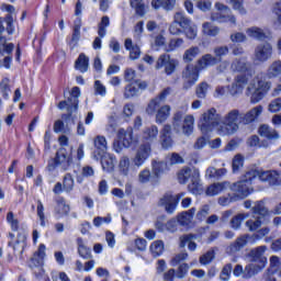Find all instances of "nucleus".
<instances>
[{"instance_id": "f257e3e1", "label": "nucleus", "mask_w": 281, "mask_h": 281, "mask_svg": "<svg viewBox=\"0 0 281 281\" xmlns=\"http://www.w3.org/2000/svg\"><path fill=\"white\" fill-rule=\"evenodd\" d=\"M240 124H243V112L238 109H232L222 116L218 135L222 137L235 135V133H238Z\"/></svg>"}, {"instance_id": "f03ea898", "label": "nucleus", "mask_w": 281, "mask_h": 281, "mask_svg": "<svg viewBox=\"0 0 281 281\" xmlns=\"http://www.w3.org/2000/svg\"><path fill=\"white\" fill-rule=\"evenodd\" d=\"M222 116L218 114V111L216 109L211 108L206 110L199 121V128L203 135H207V133H212L214 128L216 130V133L218 135V126H221Z\"/></svg>"}, {"instance_id": "7ed1b4c3", "label": "nucleus", "mask_w": 281, "mask_h": 281, "mask_svg": "<svg viewBox=\"0 0 281 281\" xmlns=\"http://www.w3.org/2000/svg\"><path fill=\"white\" fill-rule=\"evenodd\" d=\"M254 179H258V170L250 169L248 170L241 180L233 183L231 190L235 192L239 196V199H247V195L254 192V188L251 184L254 183Z\"/></svg>"}, {"instance_id": "20e7f679", "label": "nucleus", "mask_w": 281, "mask_h": 281, "mask_svg": "<svg viewBox=\"0 0 281 281\" xmlns=\"http://www.w3.org/2000/svg\"><path fill=\"white\" fill-rule=\"evenodd\" d=\"M186 115V112L178 110L172 116V128L175 133H183V135H192L194 131V116L191 114Z\"/></svg>"}, {"instance_id": "39448f33", "label": "nucleus", "mask_w": 281, "mask_h": 281, "mask_svg": "<svg viewBox=\"0 0 281 281\" xmlns=\"http://www.w3.org/2000/svg\"><path fill=\"white\" fill-rule=\"evenodd\" d=\"M271 89V81H267L262 76H257L248 86V91L251 93L250 102L258 104Z\"/></svg>"}, {"instance_id": "423d86ee", "label": "nucleus", "mask_w": 281, "mask_h": 281, "mask_svg": "<svg viewBox=\"0 0 281 281\" xmlns=\"http://www.w3.org/2000/svg\"><path fill=\"white\" fill-rule=\"evenodd\" d=\"M80 95H81L80 88L74 87L70 91L69 97L66 100L60 101L58 103V105H57L58 109L60 111H63L64 109H67L68 117H71V115H74V113H76V111H78Z\"/></svg>"}, {"instance_id": "0eeeda50", "label": "nucleus", "mask_w": 281, "mask_h": 281, "mask_svg": "<svg viewBox=\"0 0 281 281\" xmlns=\"http://www.w3.org/2000/svg\"><path fill=\"white\" fill-rule=\"evenodd\" d=\"M215 9L217 12L211 14V20L216 21L217 23H232L233 25H236V16L232 14V9L229 7L216 2Z\"/></svg>"}, {"instance_id": "6e6552de", "label": "nucleus", "mask_w": 281, "mask_h": 281, "mask_svg": "<svg viewBox=\"0 0 281 281\" xmlns=\"http://www.w3.org/2000/svg\"><path fill=\"white\" fill-rule=\"evenodd\" d=\"M153 154V147L150 144H140L132 158V161L136 168H142L148 159H150V155Z\"/></svg>"}, {"instance_id": "1a4fd4ad", "label": "nucleus", "mask_w": 281, "mask_h": 281, "mask_svg": "<svg viewBox=\"0 0 281 281\" xmlns=\"http://www.w3.org/2000/svg\"><path fill=\"white\" fill-rule=\"evenodd\" d=\"M183 196H186V193H179L177 195L166 193L162 198H160L158 205H160V207H165L167 214H175L177 205H179V201H181Z\"/></svg>"}, {"instance_id": "9d476101", "label": "nucleus", "mask_w": 281, "mask_h": 281, "mask_svg": "<svg viewBox=\"0 0 281 281\" xmlns=\"http://www.w3.org/2000/svg\"><path fill=\"white\" fill-rule=\"evenodd\" d=\"M273 56V46L269 42H263L255 47L254 63H267Z\"/></svg>"}, {"instance_id": "9b49d317", "label": "nucleus", "mask_w": 281, "mask_h": 281, "mask_svg": "<svg viewBox=\"0 0 281 281\" xmlns=\"http://www.w3.org/2000/svg\"><path fill=\"white\" fill-rule=\"evenodd\" d=\"M119 140L114 142L113 149L115 153H122L123 148H131L133 144V128H121L117 133Z\"/></svg>"}, {"instance_id": "f8f14e48", "label": "nucleus", "mask_w": 281, "mask_h": 281, "mask_svg": "<svg viewBox=\"0 0 281 281\" xmlns=\"http://www.w3.org/2000/svg\"><path fill=\"white\" fill-rule=\"evenodd\" d=\"M137 168L128 156H122L119 160L117 170L121 177H133L137 172Z\"/></svg>"}, {"instance_id": "ddd939ff", "label": "nucleus", "mask_w": 281, "mask_h": 281, "mask_svg": "<svg viewBox=\"0 0 281 281\" xmlns=\"http://www.w3.org/2000/svg\"><path fill=\"white\" fill-rule=\"evenodd\" d=\"M182 78L184 82V89H190L199 80V66L189 64L182 71Z\"/></svg>"}, {"instance_id": "4468645a", "label": "nucleus", "mask_w": 281, "mask_h": 281, "mask_svg": "<svg viewBox=\"0 0 281 281\" xmlns=\"http://www.w3.org/2000/svg\"><path fill=\"white\" fill-rule=\"evenodd\" d=\"M257 177L260 181H263L265 183H269V186H280L281 183L280 172L277 170H267V171L258 170Z\"/></svg>"}, {"instance_id": "2eb2a0df", "label": "nucleus", "mask_w": 281, "mask_h": 281, "mask_svg": "<svg viewBox=\"0 0 281 281\" xmlns=\"http://www.w3.org/2000/svg\"><path fill=\"white\" fill-rule=\"evenodd\" d=\"M247 82H249V79H247V76L245 75L236 76L233 85L228 88V93L233 97L240 95L245 87H247Z\"/></svg>"}, {"instance_id": "dca6fc26", "label": "nucleus", "mask_w": 281, "mask_h": 281, "mask_svg": "<svg viewBox=\"0 0 281 281\" xmlns=\"http://www.w3.org/2000/svg\"><path fill=\"white\" fill-rule=\"evenodd\" d=\"M249 238H251V236L249 234H244V235L237 237L227 247L228 254H238V251H240L241 249H245V247H247V243H249Z\"/></svg>"}, {"instance_id": "f3484780", "label": "nucleus", "mask_w": 281, "mask_h": 281, "mask_svg": "<svg viewBox=\"0 0 281 281\" xmlns=\"http://www.w3.org/2000/svg\"><path fill=\"white\" fill-rule=\"evenodd\" d=\"M265 251H267V246H258L256 248H252L246 255V258L249 260V262H267Z\"/></svg>"}, {"instance_id": "a211bd4d", "label": "nucleus", "mask_w": 281, "mask_h": 281, "mask_svg": "<svg viewBox=\"0 0 281 281\" xmlns=\"http://www.w3.org/2000/svg\"><path fill=\"white\" fill-rule=\"evenodd\" d=\"M262 115V105H257L252 108L250 111L247 113L241 112V124L247 126V124H251V122H256L258 117Z\"/></svg>"}, {"instance_id": "6ab92c4d", "label": "nucleus", "mask_w": 281, "mask_h": 281, "mask_svg": "<svg viewBox=\"0 0 281 281\" xmlns=\"http://www.w3.org/2000/svg\"><path fill=\"white\" fill-rule=\"evenodd\" d=\"M159 135V128L157 125H151L150 127H146L143 131V143L142 144H149L157 142V137Z\"/></svg>"}, {"instance_id": "aec40b11", "label": "nucleus", "mask_w": 281, "mask_h": 281, "mask_svg": "<svg viewBox=\"0 0 281 281\" xmlns=\"http://www.w3.org/2000/svg\"><path fill=\"white\" fill-rule=\"evenodd\" d=\"M43 260H45V245L41 244L37 251H35L30 259L29 267L31 269H34V267H43Z\"/></svg>"}, {"instance_id": "412c9836", "label": "nucleus", "mask_w": 281, "mask_h": 281, "mask_svg": "<svg viewBox=\"0 0 281 281\" xmlns=\"http://www.w3.org/2000/svg\"><path fill=\"white\" fill-rule=\"evenodd\" d=\"M153 10H165L166 12H172L177 5V0H151L150 3Z\"/></svg>"}, {"instance_id": "4be33fe9", "label": "nucleus", "mask_w": 281, "mask_h": 281, "mask_svg": "<svg viewBox=\"0 0 281 281\" xmlns=\"http://www.w3.org/2000/svg\"><path fill=\"white\" fill-rule=\"evenodd\" d=\"M260 137H265L269 142H276L280 139V133L269 125H261L258 130Z\"/></svg>"}, {"instance_id": "5701e85b", "label": "nucleus", "mask_w": 281, "mask_h": 281, "mask_svg": "<svg viewBox=\"0 0 281 281\" xmlns=\"http://www.w3.org/2000/svg\"><path fill=\"white\" fill-rule=\"evenodd\" d=\"M69 212H71V207L69 206V204H67V202L63 198H59L55 206V215L57 216V218H64V216H69Z\"/></svg>"}, {"instance_id": "b1692460", "label": "nucleus", "mask_w": 281, "mask_h": 281, "mask_svg": "<svg viewBox=\"0 0 281 281\" xmlns=\"http://www.w3.org/2000/svg\"><path fill=\"white\" fill-rule=\"evenodd\" d=\"M55 160L57 161L58 166H60L61 170H67L71 165V158L67 155L66 149H59L56 153Z\"/></svg>"}, {"instance_id": "393cba45", "label": "nucleus", "mask_w": 281, "mask_h": 281, "mask_svg": "<svg viewBox=\"0 0 281 281\" xmlns=\"http://www.w3.org/2000/svg\"><path fill=\"white\" fill-rule=\"evenodd\" d=\"M191 194H203V184L201 183V173L198 171L196 177H193L188 186Z\"/></svg>"}, {"instance_id": "a878e982", "label": "nucleus", "mask_w": 281, "mask_h": 281, "mask_svg": "<svg viewBox=\"0 0 281 281\" xmlns=\"http://www.w3.org/2000/svg\"><path fill=\"white\" fill-rule=\"evenodd\" d=\"M198 172H199V169L184 168L180 170L178 173L179 183L186 184L187 181H192V179L196 177Z\"/></svg>"}, {"instance_id": "bb28decb", "label": "nucleus", "mask_w": 281, "mask_h": 281, "mask_svg": "<svg viewBox=\"0 0 281 281\" xmlns=\"http://www.w3.org/2000/svg\"><path fill=\"white\" fill-rule=\"evenodd\" d=\"M218 64V58L212 54H205L198 60V67L200 69H206V67H214Z\"/></svg>"}, {"instance_id": "cd10ccee", "label": "nucleus", "mask_w": 281, "mask_h": 281, "mask_svg": "<svg viewBox=\"0 0 281 281\" xmlns=\"http://www.w3.org/2000/svg\"><path fill=\"white\" fill-rule=\"evenodd\" d=\"M101 158V166L105 172H113L115 168V157L111 154H103Z\"/></svg>"}, {"instance_id": "c85d7f7f", "label": "nucleus", "mask_w": 281, "mask_h": 281, "mask_svg": "<svg viewBox=\"0 0 281 281\" xmlns=\"http://www.w3.org/2000/svg\"><path fill=\"white\" fill-rule=\"evenodd\" d=\"M77 247L80 258H83V260H91V258H93V255L91 254V248L85 245V239H82L81 237L77 238Z\"/></svg>"}, {"instance_id": "c756f323", "label": "nucleus", "mask_w": 281, "mask_h": 281, "mask_svg": "<svg viewBox=\"0 0 281 281\" xmlns=\"http://www.w3.org/2000/svg\"><path fill=\"white\" fill-rule=\"evenodd\" d=\"M93 144L99 156L106 155V150H109L106 137L98 135L94 137Z\"/></svg>"}, {"instance_id": "7c9ffc66", "label": "nucleus", "mask_w": 281, "mask_h": 281, "mask_svg": "<svg viewBox=\"0 0 281 281\" xmlns=\"http://www.w3.org/2000/svg\"><path fill=\"white\" fill-rule=\"evenodd\" d=\"M27 240V235L25 233H18V239L15 244H12V241H9V247H13V250L15 254H23V250L25 249V241Z\"/></svg>"}, {"instance_id": "2f4dec72", "label": "nucleus", "mask_w": 281, "mask_h": 281, "mask_svg": "<svg viewBox=\"0 0 281 281\" xmlns=\"http://www.w3.org/2000/svg\"><path fill=\"white\" fill-rule=\"evenodd\" d=\"M194 214H196V207H192L189 211L182 212L178 216V223L181 224L183 227L188 226L192 223V218H194Z\"/></svg>"}, {"instance_id": "473e14b6", "label": "nucleus", "mask_w": 281, "mask_h": 281, "mask_svg": "<svg viewBox=\"0 0 281 281\" xmlns=\"http://www.w3.org/2000/svg\"><path fill=\"white\" fill-rule=\"evenodd\" d=\"M231 69L232 71H239L240 74H245V71H248L249 69V64H247L246 58H236L231 64Z\"/></svg>"}, {"instance_id": "72a5a7b5", "label": "nucleus", "mask_w": 281, "mask_h": 281, "mask_svg": "<svg viewBox=\"0 0 281 281\" xmlns=\"http://www.w3.org/2000/svg\"><path fill=\"white\" fill-rule=\"evenodd\" d=\"M170 105H162L158 109L156 115V124H164L168 117H170Z\"/></svg>"}, {"instance_id": "f704fd0d", "label": "nucleus", "mask_w": 281, "mask_h": 281, "mask_svg": "<svg viewBox=\"0 0 281 281\" xmlns=\"http://www.w3.org/2000/svg\"><path fill=\"white\" fill-rule=\"evenodd\" d=\"M281 76V60H274L267 69V78H278Z\"/></svg>"}, {"instance_id": "c9c22d12", "label": "nucleus", "mask_w": 281, "mask_h": 281, "mask_svg": "<svg viewBox=\"0 0 281 281\" xmlns=\"http://www.w3.org/2000/svg\"><path fill=\"white\" fill-rule=\"evenodd\" d=\"M247 145L250 146V148H269V142L260 140V137H258V135H252L248 137Z\"/></svg>"}, {"instance_id": "e433bc0d", "label": "nucleus", "mask_w": 281, "mask_h": 281, "mask_svg": "<svg viewBox=\"0 0 281 281\" xmlns=\"http://www.w3.org/2000/svg\"><path fill=\"white\" fill-rule=\"evenodd\" d=\"M227 186V182L213 183L206 189V194L207 196H216V194H221V192H223Z\"/></svg>"}, {"instance_id": "4c0bfd02", "label": "nucleus", "mask_w": 281, "mask_h": 281, "mask_svg": "<svg viewBox=\"0 0 281 281\" xmlns=\"http://www.w3.org/2000/svg\"><path fill=\"white\" fill-rule=\"evenodd\" d=\"M76 69L81 74H85L89 69V58L85 54H80L75 64Z\"/></svg>"}, {"instance_id": "58836bf2", "label": "nucleus", "mask_w": 281, "mask_h": 281, "mask_svg": "<svg viewBox=\"0 0 281 281\" xmlns=\"http://www.w3.org/2000/svg\"><path fill=\"white\" fill-rule=\"evenodd\" d=\"M144 0H130V5L135 10V13L138 16H146V4L143 2Z\"/></svg>"}, {"instance_id": "ea45409f", "label": "nucleus", "mask_w": 281, "mask_h": 281, "mask_svg": "<svg viewBox=\"0 0 281 281\" xmlns=\"http://www.w3.org/2000/svg\"><path fill=\"white\" fill-rule=\"evenodd\" d=\"M225 3L232 5L233 10H236L241 15L247 14V9H245V0H224Z\"/></svg>"}, {"instance_id": "a19ab883", "label": "nucleus", "mask_w": 281, "mask_h": 281, "mask_svg": "<svg viewBox=\"0 0 281 281\" xmlns=\"http://www.w3.org/2000/svg\"><path fill=\"white\" fill-rule=\"evenodd\" d=\"M153 172L156 175V177H159V175H164V172H168L170 168H168V164L165 161H153Z\"/></svg>"}, {"instance_id": "79ce46f5", "label": "nucleus", "mask_w": 281, "mask_h": 281, "mask_svg": "<svg viewBox=\"0 0 281 281\" xmlns=\"http://www.w3.org/2000/svg\"><path fill=\"white\" fill-rule=\"evenodd\" d=\"M173 20L176 21L177 24L184 30V27H188V25H191L192 20L190 18L186 16L183 12H176L173 15Z\"/></svg>"}, {"instance_id": "37998d69", "label": "nucleus", "mask_w": 281, "mask_h": 281, "mask_svg": "<svg viewBox=\"0 0 281 281\" xmlns=\"http://www.w3.org/2000/svg\"><path fill=\"white\" fill-rule=\"evenodd\" d=\"M246 34L250 36V38H256L257 41H262L266 38L265 31L258 26L247 29Z\"/></svg>"}, {"instance_id": "c03bdc74", "label": "nucleus", "mask_w": 281, "mask_h": 281, "mask_svg": "<svg viewBox=\"0 0 281 281\" xmlns=\"http://www.w3.org/2000/svg\"><path fill=\"white\" fill-rule=\"evenodd\" d=\"M10 79L9 78H3L0 81V95H2L3 100H10Z\"/></svg>"}, {"instance_id": "a18cd8bd", "label": "nucleus", "mask_w": 281, "mask_h": 281, "mask_svg": "<svg viewBox=\"0 0 281 281\" xmlns=\"http://www.w3.org/2000/svg\"><path fill=\"white\" fill-rule=\"evenodd\" d=\"M111 25V20L109 19V15H104L101 18V22L98 25V34L100 38H104L106 36V27Z\"/></svg>"}, {"instance_id": "49530a36", "label": "nucleus", "mask_w": 281, "mask_h": 281, "mask_svg": "<svg viewBox=\"0 0 281 281\" xmlns=\"http://www.w3.org/2000/svg\"><path fill=\"white\" fill-rule=\"evenodd\" d=\"M199 54H201V48L192 46L184 52L183 60H186V63H192Z\"/></svg>"}, {"instance_id": "de8ad7c7", "label": "nucleus", "mask_w": 281, "mask_h": 281, "mask_svg": "<svg viewBox=\"0 0 281 281\" xmlns=\"http://www.w3.org/2000/svg\"><path fill=\"white\" fill-rule=\"evenodd\" d=\"M202 32L206 36H218V32H221V30L218 26H214L212 23L205 22L202 25Z\"/></svg>"}, {"instance_id": "09e8293b", "label": "nucleus", "mask_w": 281, "mask_h": 281, "mask_svg": "<svg viewBox=\"0 0 281 281\" xmlns=\"http://www.w3.org/2000/svg\"><path fill=\"white\" fill-rule=\"evenodd\" d=\"M37 217L40 218L41 227H45L47 225L46 216H45V205L41 200H37V207H36Z\"/></svg>"}, {"instance_id": "8fccbe9b", "label": "nucleus", "mask_w": 281, "mask_h": 281, "mask_svg": "<svg viewBox=\"0 0 281 281\" xmlns=\"http://www.w3.org/2000/svg\"><path fill=\"white\" fill-rule=\"evenodd\" d=\"M183 38L181 37H176V38H171L169 41V44L165 47V52L170 53V52H175V49H179V47H183Z\"/></svg>"}, {"instance_id": "3c124183", "label": "nucleus", "mask_w": 281, "mask_h": 281, "mask_svg": "<svg viewBox=\"0 0 281 281\" xmlns=\"http://www.w3.org/2000/svg\"><path fill=\"white\" fill-rule=\"evenodd\" d=\"M245 218H249L248 213H240V214L234 216L231 220V227L233 229H240V225H243V222L245 221Z\"/></svg>"}, {"instance_id": "603ef678", "label": "nucleus", "mask_w": 281, "mask_h": 281, "mask_svg": "<svg viewBox=\"0 0 281 281\" xmlns=\"http://www.w3.org/2000/svg\"><path fill=\"white\" fill-rule=\"evenodd\" d=\"M159 109H161V103L158 99L154 98L149 101L146 108L147 115H155Z\"/></svg>"}, {"instance_id": "864d4df0", "label": "nucleus", "mask_w": 281, "mask_h": 281, "mask_svg": "<svg viewBox=\"0 0 281 281\" xmlns=\"http://www.w3.org/2000/svg\"><path fill=\"white\" fill-rule=\"evenodd\" d=\"M246 227H248L249 232H258L262 227V217L257 216L254 220H248Z\"/></svg>"}, {"instance_id": "5fc2aeb1", "label": "nucleus", "mask_w": 281, "mask_h": 281, "mask_svg": "<svg viewBox=\"0 0 281 281\" xmlns=\"http://www.w3.org/2000/svg\"><path fill=\"white\" fill-rule=\"evenodd\" d=\"M254 276H258V266L248 263L244 268V280H250Z\"/></svg>"}, {"instance_id": "6e6d98bb", "label": "nucleus", "mask_w": 281, "mask_h": 281, "mask_svg": "<svg viewBox=\"0 0 281 281\" xmlns=\"http://www.w3.org/2000/svg\"><path fill=\"white\" fill-rule=\"evenodd\" d=\"M192 235H184L180 238V247H186L188 244L189 251H196V243L192 241Z\"/></svg>"}, {"instance_id": "4d7b16f0", "label": "nucleus", "mask_w": 281, "mask_h": 281, "mask_svg": "<svg viewBox=\"0 0 281 281\" xmlns=\"http://www.w3.org/2000/svg\"><path fill=\"white\" fill-rule=\"evenodd\" d=\"M150 251L151 256L154 258H157L164 254V241L162 240H156L150 245Z\"/></svg>"}, {"instance_id": "13d9d810", "label": "nucleus", "mask_w": 281, "mask_h": 281, "mask_svg": "<svg viewBox=\"0 0 281 281\" xmlns=\"http://www.w3.org/2000/svg\"><path fill=\"white\" fill-rule=\"evenodd\" d=\"M95 175V171L93 170V167L91 166H85L81 169V176H77V183H82L85 181L83 177L89 178L93 177Z\"/></svg>"}, {"instance_id": "bf43d9fd", "label": "nucleus", "mask_w": 281, "mask_h": 281, "mask_svg": "<svg viewBox=\"0 0 281 281\" xmlns=\"http://www.w3.org/2000/svg\"><path fill=\"white\" fill-rule=\"evenodd\" d=\"M252 212L255 214H258L259 216H267L269 214V210L265 206V202L258 201L255 202L252 206Z\"/></svg>"}, {"instance_id": "052dcab7", "label": "nucleus", "mask_w": 281, "mask_h": 281, "mask_svg": "<svg viewBox=\"0 0 281 281\" xmlns=\"http://www.w3.org/2000/svg\"><path fill=\"white\" fill-rule=\"evenodd\" d=\"M3 21H4V23H7V26H5V32H7V34H9V35L14 34V32H15V27H14V15H12V14H7V15L3 18Z\"/></svg>"}, {"instance_id": "680f3d73", "label": "nucleus", "mask_w": 281, "mask_h": 281, "mask_svg": "<svg viewBox=\"0 0 281 281\" xmlns=\"http://www.w3.org/2000/svg\"><path fill=\"white\" fill-rule=\"evenodd\" d=\"M74 177L71 173H66L63 180L64 192H71L74 190Z\"/></svg>"}, {"instance_id": "e2e57ef3", "label": "nucleus", "mask_w": 281, "mask_h": 281, "mask_svg": "<svg viewBox=\"0 0 281 281\" xmlns=\"http://www.w3.org/2000/svg\"><path fill=\"white\" fill-rule=\"evenodd\" d=\"M7 223H9L12 232L19 231V218H16L12 211L8 212L7 214Z\"/></svg>"}, {"instance_id": "0e129e2a", "label": "nucleus", "mask_w": 281, "mask_h": 281, "mask_svg": "<svg viewBox=\"0 0 281 281\" xmlns=\"http://www.w3.org/2000/svg\"><path fill=\"white\" fill-rule=\"evenodd\" d=\"M207 89H210V85H207V82H201L195 90L196 98H200L201 100L205 99L207 95Z\"/></svg>"}, {"instance_id": "69168bd1", "label": "nucleus", "mask_w": 281, "mask_h": 281, "mask_svg": "<svg viewBox=\"0 0 281 281\" xmlns=\"http://www.w3.org/2000/svg\"><path fill=\"white\" fill-rule=\"evenodd\" d=\"M182 30H183L187 38H189L190 41H194V38H196V34L199 32L198 29H196V25L191 23Z\"/></svg>"}, {"instance_id": "338daca9", "label": "nucleus", "mask_w": 281, "mask_h": 281, "mask_svg": "<svg viewBox=\"0 0 281 281\" xmlns=\"http://www.w3.org/2000/svg\"><path fill=\"white\" fill-rule=\"evenodd\" d=\"M232 269H233L232 263H226L222 269L220 279L222 281H228L229 278H232Z\"/></svg>"}, {"instance_id": "774afa93", "label": "nucleus", "mask_w": 281, "mask_h": 281, "mask_svg": "<svg viewBox=\"0 0 281 281\" xmlns=\"http://www.w3.org/2000/svg\"><path fill=\"white\" fill-rule=\"evenodd\" d=\"M268 111H270V113H278L281 111V98H277L274 100H272L269 104Z\"/></svg>"}]
</instances>
